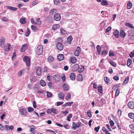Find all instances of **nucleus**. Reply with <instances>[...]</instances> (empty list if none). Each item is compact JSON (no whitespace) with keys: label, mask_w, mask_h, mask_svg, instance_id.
Segmentation results:
<instances>
[{"label":"nucleus","mask_w":134,"mask_h":134,"mask_svg":"<svg viewBox=\"0 0 134 134\" xmlns=\"http://www.w3.org/2000/svg\"><path fill=\"white\" fill-rule=\"evenodd\" d=\"M31 29L35 31H36L37 30V27L33 25H32L31 26Z\"/></svg>","instance_id":"nucleus-46"},{"label":"nucleus","mask_w":134,"mask_h":134,"mask_svg":"<svg viewBox=\"0 0 134 134\" xmlns=\"http://www.w3.org/2000/svg\"><path fill=\"white\" fill-rule=\"evenodd\" d=\"M20 22L21 24H24L26 23L25 19V18H21L20 20Z\"/></svg>","instance_id":"nucleus-37"},{"label":"nucleus","mask_w":134,"mask_h":134,"mask_svg":"<svg viewBox=\"0 0 134 134\" xmlns=\"http://www.w3.org/2000/svg\"><path fill=\"white\" fill-rule=\"evenodd\" d=\"M64 58V56L62 54H59L57 57V59L59 61L63 60Z\"/></svg>","instance_id":"nucleus-15"},{"label":"nucleus","mask_w":134,"mask_h":134,"mask_svg":"<svg viewBox=\"0 0 134 134\" xmlns=\"http://www.w3.org/2000/svg\"><path fill=\"white\" fill-rule=\"evenodd\" d=\"M46 93L47 94V96L48 98H51L52 97V94L51 92L48 91H47Z\"/></svg>","instance_id":"nucleus-32"},{"label":"nucleus","mask_w":134,"mask_h":134,"mask_svg":"<svg viewBox=\"0 0 134 134\" xmlns=\"http://www.w3.org/2000/svg\"><path fill=\"white\" fill-rule=\"evenodd\" d=\"M63 88L65 91H68L69 90V87L68 85L64 84L63 86Z\"/></svg>","instance_id":"nucleus-24"},{"label":"nucleus","mask_w":134,"mask_h":134,"mask_svg":"<svg viewBox=\"0 0 134 134\" xmlns=\"http://www.w3.org/2000/svg\"><path fill=\"white\" fill-rule=\"evenodd\" d=\"M29 112H31L34 111V109L32 107H29L27 108Z\"/></svg>","instance_id":"nucleus-50"},{"label":"nucleus","mask_w":134,"mask_h":134,"mask_svg":"<svg viewBox=\"0 0 134 134\" xmlns=\"http://www.w3.org/2000/svg\"><path fill=\"white\" fill-rule=\"evenodd\" d=\"M59 25L58 24L54 25L53 26L52 29L53 30H55L59 28Z\"/></svg>","instance_id":"nucleus-25"},{"label":"nucleus","mask_w":134,"mask_h":134,"mask_svg":"<svg viewBox=\"0 0 134 134\" xmlns=\"http://www.w3.org/2000/svg\"><path fill=\"white\" fill-rule=\"evenodd\" d=\"M66 106H70L71 104L73 103V102H67L66 103Z\"/></svg>","instance_id":"nucleus-53"},{"label":"nucleus","mask_w":134,"mask_h":134,"mask_svg":"<svg viewBox=\"0 0 134 134\" xmlns=\"http://www.w3.org/2000/svg\"><path fill=\"white\" fill-rule=\"evenodd\" d=\"M41 68L38 66L36 68V73L38 76H40L41 73Z\"/></svg>","instance_id":"nucleus-12"},{"label":"nucleus","mask_w":134,"mask_h":134,"mask_svg":"<svg viewBox=\"0 0 134 134\" xmlns=\"http://www.w3.org/2000/svg\"><path fill=\"white\" fill-rule=\"evenodd\" d=\"M98 92L100 93H102V87L101 86H100L98 88Z\"/></svg>","instance_id":"nucleus-43"},{"label":"nucleus","mask_w":134,"mask_h":134,"mask_svg":"<svg viewBox=\"0 0 134 134\" xmlns=\"http://www.w3.org/2000/svg\"><path fill=\"white\" fill-rule=\"evenodd\" d=\"M58 96L60 98L63 99L64 98V95L63 93L60 92L58 94Z\"/></svg>","instance_id":"nucleus-23"},{"label":"nucleus","mask_w":134,"mask_h":134,"mask_svg":"<svg viewBox=\"0 0 134 134\" xmlns=\"http://www.w3.org/2000/svg\"><path fill=\"white\" fill-rule=\"evenodd\" d=\"M61 16L60 14L57 13L55 14L54 16V19L56 21H58L60 20Z\"/></svg>","instance_id":"nucleus-3"},{"label":"nucleus","mask_w":134,"mask_h":134,"mask_svg":"<svg viewBox=\"0 0 134 134\" xmlns=\"http://www.w3.org/2000/svg\"><path fill=\"white\" fill-rule=\"evenodd\" d=\"M30 33V30L28 28H27V32L26 33L25 36H28L29 35Z\"/></svg>","instance_id":"nucleus-48"},{"label":"nucleus","mask_w":134,"mask_h":134,"mask_svg":"<svg viewBox=\"0 0 134 134\" xmlns=\"http://www.w3.org/2000/svg\"><path fill=\"white\" fill-rule=\"evenodd\" d=\"M33 105L34 107V108H36V103L35 101H34L33 102Z\"/></svg>","instance_id":"nucleus-63"},{"label":"nucleus","mask_w":134,"mask_h":134,"mask_svg":"<svg viewBox=\"0 0 134 134\" xmlns=\"http://www.w3.org/2000/svg\"><path fill=\"white\" fill-rule=\"evenodd\" d=\"M63 102H57V106H58L62 104L63 103Z\"/></svg>","instance_id":"nucleus-59"},{"label":"nucleus","mask_w":134,"mask_h":134,"mask_svg":"<svg viewBox=\"0 0 134 134\" xmlns=\"http://www.w3.org/2000/svg\"><path fill=\"white\" fill-rule=\"evenodd\" d=\"M28 47L27 44H25L23 45L21 47V52H23L25 51L27 48Z\"/></svg>","instance_id":"nucleus-11"},{"label":"nucleus","mask_w":134,"mask_h":134,"mask_svg":"<svg viewBox=\"0 0 134 134\" xmlns=\"http://www.w3.org/2000/svg\"><path fill=\"white\" fill-rule=\"evenodd\" d=\"M54 3L56 5H58L59 3V0H54Z\"/></svg>","instance_id":"nucleus-51"},{"label":"nucleus","mask_w":134,"mask_h":134,"mask_svg":"<svg viewBox=\"0 0 134 134\" xmlns=\"http://www.w3.org/2000/svg\"><path fill=\"white\" fill-rule=\"evenodd\" d=\"M109 63L113 66L116 67V63L112 60H110L109 62Z\"/></svg>","instance_id":"nucleus-27"},{"label":"nucleus","mask_w":134,"mask_h":134,"mask_svg":"<svg viewBox=\"0 0 134 134\" xmlns=\"http://www.w3.org/2000/svg\"><path fill=\"white\" fill-rule=\"evenodd\" d=\"M132 3L130 1H129L127 3V7L128 9H130L132 8Z\"/></svg>","instance_id":"nucleus-26"},{"label":"nucleus","mask_w":134,"mask_h":134,"mask_svg":"<svg viewBox=\"0 0 134 134\" xmlns=\"http://www.w3.org/2000/svg\"><path fill=\"white\" fill-rule=\"evenodd\" d=\"M110 124L111 126H113L114 124V123L112 120H111L109 121Z\"/></svg>","instance_id":"nucleus-54"},{"label":"nucleus","mask_w":134,"mask_h":134,"mask_svg":"<svg viewBox=\"0 0 134 134\" xmlns=\"http://www.w3.org/2000/svg\"><path fill=\"white\" fill-rule=\"evenodd\" d=\"M11 45L9 43L6 44L4 47V49L6 51H8L10 49Z\"/></svg>","instance_id":"nucleus-6"},{"label":"nucleus","mask_w":134,"mask_h":134,"mask_svg":"<svg viewBox=\"0 0 134 134\" xmlns=\"http://www.w3.org/2000/svg\"><path fill=\"white\" fill-rule=\"evenodd\" d=\"M7 8L11 11H15L17 10V8L9 6H7Z\"/></svg>","instance_id":"nucleus-14"},{"label":"nucleus","mask_w":134,"mask_h":134,"mask_svg":"<svg viewBox=\"0 0 134 134\" xmlns=\"http://www.w3.org/2000/svg\"><path fill=\"white\" fill-rule=\"evenodd\" d=\"M57 49L59 51L62 50L63 48V45L60 42H58L56 44Z\"/></svg>","instance_id":"nucleus-4"},{"label":"nucleus","mask_w":134,"mask_h":134,"mask_svg":"<svg viewBox=\"0 0 134 134\" xmlns=\"http://www.w3.org/2000/svg\"><path fill=\"white\" fill-rule=\"evenodd\" d=\"M72 38L71 36H69L67 38V42L68 43L70 44L72 40Z\"/></svg>","instance_id":"nucleus-28"},{"label":"nucleus","mask_w":134,"mask_h":134,"mask_svg":"<svg viewBox=\"0 0 134 134\" xmlns=\"http://www.w3.org/2000/svg\"><path fill=\"white\" fill-rule=\"evenodd\" d=\"M119 31L116 30H115L113 34L114 36L116 37V38H118L119 37Z\"/></svg>","instance_id":"nucleus-22"},{"label":"nucleus","mask_w":134,"mask_h":134,"mask_svg":"<svg viewBox=\"0 0 134 134\" xmlns=\"http://www.w3.org/2000/svg\"><path fill=\"white\" fill-rule=\"evenodd\" d=\"M77 79L78 81H82L83 80V76L81 74H79L77 76Z\"/></svg>","instance_id":"nucleus-19"},{"label":"nucleus","mask_w":134,"mask_h":134,"mask_svg":"<svg viewBox=\"0 0 134 134\" xmlns=\"http://www.w3.org/2000/svg\"><path fill=\"white\" fill-rule=\"evenodd\" d=\"M81 52L80 48L79 47H78L74 53L75 55L78 56L79 55V53Z\"/></svg>","instance_id":"nucleus-8"},{"label":"nucleus","mask_w":134,"mask_h":134,"mask_svg":"<svg viewBox=\"0 0 134 134\" xmlns=\"http://www.w3.org/2000/svg\"><path fill=\"white\" fill-rule=\"evenodd\" d=\"M23 60L26 63V65L28 66L30 65V59L29 58L26 56L24 57L23 59Z\"/></svg>","instance_id":"nucleus-5"},{"label":"nucleus","mask_w":134,"mask_h":134,"mask_svg":"<svg viewBox=\"0 0 134 134\" xmlns=\"http://www.w3.org/2000/svg\"><path fill=\"white\" fill-rule=\"evenodd\" d=\"M48 61L50 62H52L53 60V58L52 57L49 56L48 57Z\"/></svg>","instance_id":"nucleus-47"},{"label":"nucleus","mask_w":134,"mask_h":134,"mask_svg":"<svg viewBox=\"0 0 134 134\" xmlns=\"http://www.w3.org/2000/svg\"><path fill=\"white\" fill-rule=\"evenodd\" d=\"M128 107L131 109L134 108V102L133 101H130L129 102L128 104Z\"/></svg>","instance_id":"nucleus-9"},{"label":"nucleus","mask_w":134,"mask_h":134,"mask_svg":"<svg viewBox=\"0 0 134 134\" xmlns=\"http://www.w3.org/2000/svg\"><path fill=\"white\" fill-rule=\"evenodd\" d=\"M115 55L114 53L112 51H110L109 52V57H112L114 56Z\"/></svg>","instance_id":"nucleus-36"},{"label":"nucleus","mask_w":134,"mask_h":134,"mask_svg":"<svg viewBox=\"0 0 134 134\" xmlns=\"http://www.w3.org/2000/svg\"><path fill=\"white\" fill-rule=\"evenodd\" d=\"M71 97V94L69 93H68L66 94V96L65 97V99L67 100H68L70 99Z\"/></svg>","instance_id":"nucleus-31"},{"label":"nucleus","mask_w":134,"mask_h":134,"mask_svg":"<svg viewBox=\"0 0 134 134\" xmlns=\"http://www.w3.org/2000/svg\"><path fill=\"white\" fill-rule=\"evenodd\" d=\"M40 85L42 86H44L46 85L45 82L42 80H41L40 81Z\"/></svg>","instance_id":"nucleus-29"},{"label":"nucleus","mask_w":134,"mask_h":134,"mask_svg":"<svg viewBox=\"0 0 134 134\" xmlns=\"http://www.w3.org/2000/svg\"><path fill=\"white\" fill-rule=\"evenodd\" d=\"M37 2H38L37 1H35L32 3L31 4L32 5L34 6L36 5Z\"/></svg>","instance_id":"nucleus-60"},{"label":"nucleus","mask_w":134,"mask_h":134,"mask_svg":"<svg viewBox=\"0 0 134 134\" xmlns=\"http://www.w3.org/2000/svg\"><path fill=\"white\" fill-rule=\"evenodd\" d=\"M57 10L56 9H52L50 11L49 14L50 15H53L57 13Z\"/></svg>","instance_id":"nucleus-18"},{"label":"nucleus","mask_w":134,"mask_h":134,"mask_svg":"<svg viewBox=\"0 0 134 134\" xmlns=\"http://www.w3.org/2000/svg\"><path fill=\"white\" fill-rule=\"evenodd\" d=\"M119 92H120V89L119 88L117 89L116 91V93H115V96L117 97L118 96L119 93Z\"/></svg>","instance_id":"nucleus-45"},{"label":"nucleus","mask_w":134,"mask_h":134,"mask_svg":"<svg viewBox=\"0 0 134 134\" xmlns=\"http://www.w3.org/2000/svg\"><path fill=\"white\" fill-rule=\"evenodd\" d=\"M96 48L98 52L99 53V54H100V52L101 50V47H100L99 45H98L96 47Z\"/></svg>","instance_id":"nucleus-33"},{"label":"nucleus","mask_w":134,"mask_h":134,"mask_svg":"<svg viewBox=\"0 0 134 134\" xmlns=\"http://www.w3.org/2000/svg\"><path fill=\"white\" fill-rule=\"evenodd\" d=\"M76 60L77 59L76 58L74 57H72L70 59V61L72 63H75Z\"/></svg>","instance_id":"nucleus-20"},{"label":"nucleus","mask_w":134,"mask_h":134,"mask_svg":"<svg viewBox=\"0 0 134 134\" xmlns=\"http://www.w3.org/2000/svg\"><path fill=\"white\" fill-rule=\"evenodd\" d=\"M120 36L122 38H124L125 36V33L123 30H120Z\"/></svg>","instance_id":"nucleus-13"},{"label":"nucleus","mask_w":134,"mask_h":134,"mask_svg":"<svg viewBox=\"0 0 134 134\" xmlns=\"http://www.w3.org/2000/svg\"><path fill=\"white\" fill-rule=\"evenodd\" d=\"M78 70L79 72H81L84 71V66H83L81 67H79Z\"/></svg>","instance_id":"nucleus-35"},{"label":"nucleus","mask_w":134,"mask_h":134,"mask_svg":"<svg viewBox=\"0 0 134 134\" xmlns=\"http://www.w3.org/2000/svg\"><path fill=\"white\" fill-rule=\"evenodd\" d=\"M129 81L128 78L126 77L124 81V83H127Z\"/></svg>","instance_id":"nucleus-62"},{"label":"nucleus","mask_w":134,"mask_h":134,"mask_svg":"<svg viewBox=\"0 0 134 134\" xmlns=\"http://www.w3.org/2000/svg\"><path fill=\"white\" fill-rule=\"evenodd\" d=\"M99 128H100V126H99L98 127H96L95 128L94 130L96 132H98V131Z\"/></svg>","instance_id":"nucleus-61"},{"label":"nucleus","mask_w":134,"mask_h":134,"mask_svg":"<svg viewBox=\"0 0 134 134\" xmlns=\"http://www.w3.org/2000/svg\"><path fill=\"white\" fill-rule=\"evenodd\" d=\"M134 55V50L132 52H131L130 54V57H133Z\"/></svg>","instance_id":"nucleus-55"},{"label":"nucleus","mask_w":134,"mask_h":134,"mask_svg":"<svg viewBox=\"0 0 134 134\" xmlns=\"http://www.w3.org/2000/svg\"><path fill=\"white\" fill-rule=\"evenodd\" d=\"M129 127L131 129L134 130V124L130 125H129Z\"/></svg>","instance_id":"nucleus-57"},{"label":"nucleus","mask_w":134,"mask_h":134,"mask_svg":"<svg viewBox=\"0 0 134 134\" xmlns=\"http://www.w3.org/2000/svg\"><path fill=\"white\" fill-rule=\"evenodd\" d=\"M132 61L131 59H128L127 65L128 66H129L131 65Z\"/></svg>","instance_id":"nucleus-40"},{"label":"nucleus","mask_w":134,"mask_h":134,"mask_svg":"<svg viewBox=\"0 0 134 134\" xmlns=\"http://www.w3.org/2000/svg\"><path fill=\"white\" fill-rule=\"evenodd\" d=\"M104 80L105 81V83L107 84H108L109 83L110 80L109 79H108L107 77H105L104 78Z\"/></svg>","instance_id":"nucleus-38"},{"label":"nucleus","mask_w":134,"mask_h":134,"mask_svg":"<svg viewBox=\"0 0 134 134\" xmlns=\"http://www.w3.org/2000/svg\"><path fill=\"white\" fill-rule=\"evenodd\" d=\"M1 20L5 22H7L8 21V19L5 16H3L1 18Z\"/></svg>","instance_id":"nucleus-30"},{"label":"nucleus","mask_w":134,"mask_h":134,"mask_svg":"<svg viewBox=\"0 0 134 134\" xmlns=\"http://www.w3.org/2000/svg\"><path fill=\"white\" fill-rule=\"evenodd\" d=\"M36 54L38 55L42 54L43 51V46L41 45H39L37 47L36 49Z\"/></svg>","instance_id":"nucleus-1"},{"label":"nucleus","mask_w":134,"mask_h":134,"mask_svg":"<svg viewBox=\"0 0 134 134\" xmlns=\"http://www.w3.org/2000/svg\"><path fill=\"white\" fill-rule=\"evenodd\" d=\"M61 33L63 34H66V31L63 29H60Z\"/></svg>","instance_id":"nucleus-49"},{"label":"nucleus","mask_w":134,"mask_h":134,"mask_svg":"<svg viewBox=\"0 0 134 134\" xmlns=\"http://www.w3.org/2000/svg\"><path fill=\"white\" fill-rule=\"evenodd\" d=\"M128 116L131 118L134 119V114L132 113H130L128 114Z\"/></svg>","instance_id":"nucleus-34"},{"label":"nucleus","mask_w":134,"mask_h":134,"mask_svg":"<svg viewBox=\"0 0 134 134\" xmlns=\"http://www.w3.org/2000/svg\"><path fill=\"white\" fill-rule=\"evenodd\" d=\"M51 109L52 113H53L55 114H57V110L56 109L54 108H52Z\"/></svg>","instance_id":"nucleus-44"},{"label":"nucleus","mask_w":134,"mask_h":134,"mask_svg":"<svg viewBox=\"0 0 134 134\" xmlns=\"http://www.w3.org/2000/svg\"><path fill=\"white\" fill-rule=\"evenodd\" d=\"M81 124V123L79 122H73L72 124V129L74 130H75L77 128L80 127Z\"/></svg>","instance_id":"nucleus-2"},{"label":"nucleus","mask_w":134,"mask_h":134,"mask_svg":"<svg viewBox=\"0 0 134 134\" xmlns=\"http://www.w3.org/2000/svg\"><path fill=\"white\" fill-rule=\"evenodd\" d=\"M130 38L131 40H134V35H131Z\"/></svg>","instance_id":"nucleus-64"},{"label":"nucleus","mask_w":134,"mask_h":134,"mask_svg":"<svg viewBox=\"0 0 134 134\" xmlns=\"http://www.w3.org/2000/svg\"><path fill=\"white\" fill-rule=\"evenodd\" d=\"M0 44L1 46H3L5 42V39L3 37H2L0 39Z\"/></svg>","instance_id":"nucleus-16"},{"label":"nucleus","mask_w":134,"mask_h":134,"mask_svg":"<svg viewBox=\"0 0 134 134\" xmlns=\"http://www.w3.org/2000/svg\"><path fill=\"white\" fill-rule=\"evenodd\" d=\"M107 54V51L106 50H104L102 51L101 54L104 56L106 55Z\"/></svg>","instance_id":"nucleus-39"},{"label":"nucleus","mask_w":134,"mask_h":134,"mask_svg":"<svg viewBox=\"0 0 134 134\" xmlns=\"http://www.w3.org/2000/svg\"><path fill=\"white\" fill-rule=\"evenodd\" d=\"M79 66L77 64H75L74 65L72 68L73 71H77L78 69Z\"/></svg>","instance_id":"nucleus-10"},{"label":"nucleus","mask_w":134,"mask_h":134,"mask_svg":"<svg viewBox=\"0 0 134 134\" xmlns=\"http://www.w3.org/2000/svg\"><path fill=\"white\" fill-rule=\"evenodd\" d=\"M87 113L89 117L91 118L92 117L91 112L90 110H88L87 112Z\"/></svg>","instance_id":"nucleus-42"},{"label":"nucleus","mask_w":134,"mask_h":134,"mask_svg":"<svg viewBox=\"0 0 134 134\" xmlns=\"http://www.w3.org/2000/svg\"><path fill=\"white\" fill-rule=\"evenodd\" d=\"M19 111L21 114L23 115H25L27 114L26 109L24 108L20 109Z\"/></svg>","instance_id":"nucleus-7"},{"label":"nucleus","mask_w":134,"mask_h":134,"mask_svg":"<svg viewBox=\"0 0 134 134\" xmlns=\"http://www.w3.org/2000/svg\"><path fill=\"white\" fill-rule=\"evenodd\" d=\"M41 22L40 21V18H38L36 20V24L40 25L41 24Z\"/></svg>","instance_id":"nucleus-41"},{"label":"nucleus","mask_w":134,"mask_h":134,"mask_svg":"<svg viewBox=\"0 0 134 134\" xmlns=\"http://www.w3.org/2000/svg\"><path fill=\"white\" fill-rule=\"evenodd\" d=\"M127 24L128 25L127 26L129 27L131 29H133L134 28V27L132 26L131 24L128 23H127Z\"/></svg>","instance_id":"nucleus-56"},{"label":"nucleus","mask_w":134,"mask_h":134,"mask_svg":"<svg viewBox=\"0 0 134 134\" xmlns=\"http://www.w3.org/2000/svg\"><path fill=\"white\" fill-rule=\"evenodd\" d=\"M51 109H48L47 110V113L48 114H51L52 113Z\"/></svg>","instance_id":"nucleus-58"},{"label":"nucleus","mask_w":134,"mask_h":134,"mask_svg":"<svg viewBox=\"0 0 134 134\" xmlns=\"http://www.w3.org/2000/svg\"><path fill=\"white\" fill-rule=\"evenodd\" d=\"M72 117V115L71 114H69L68 116L67 117V120L68 121H70V118H71Z\"/></svg>","instance_id":"nucleus-52"},{"label":"nucleus","mask_w":134,"mask_h":134,"mask_svg":"<svg viewBox=\"0 0 134 134\" xmlns=\"http://www.w3.org/2000/svg\"><path fill=\"white\" fill-rule=\"evenodd\" d=\"M101 4L103 5H107L108 4V3L106 0H103L101 1Z\"/></svg>","instance_id":"nucleus-21"},{"label":"nucleus","mask_w":134,"mask_h":134,"mask_svg":"<svg viewBox=\"0 0 134 134\" xmlns=\"http://www.w3.org/2000/svg\"><path fill=\"white\" fill-rule=\"evenodd\" d=\"M75 75L74 73H72L70 75V78L72 80H74L75 79Z\"/></svg>","instance_id":"nucleus-17"}]
</instances>
